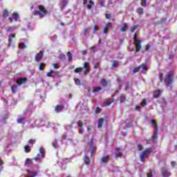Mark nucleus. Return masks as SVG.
<instances>
[{
	"mask_svg": "<svg viewBox=\"0 0 177 177\" xmlns=\"http://www.w3.org/2000/svg\"><path fill=\"white\" fill-rule=\"evenodd\" d=\"M175 77V72L171 70L169 71L165 75V82L166 86L172 89V84L174 83V78Z\"/></svg>",
	"mask_w": 177,
	"mask_h": 177,
	"instance_id": "obj_1",
	"label": "nucleus"
},
{
	"mask_svg": "<svg viewBox=\"0 0 177 177\" xmlns=\"http://www.w3.org/2000/svg\"><path fill=\"white\" fill-rule=\"evenodd\" d=\"M38 9L39 10H35L33 12V16H39L40 19H44V17H45V15L48 13V10H46V8H45V7H44L42 5H39Z\"/></svg>",
	"mask_w": 177,
	"mask_h": 177,
	"instance_id": "obj_2",
	"label": "nucleus"
},
{
	"mask_svg": "<svg viewBox=\"0 0 177 177\" xmlns=\"http://www.w3.org/2000/svg\"><path fill=\"white\" fill-rule=\"evenodd\" d=\"M151 151H153V149L149 147L147 148L144 151L141 153V154L140 155V160L141 162H145V160H146V158H147V157L150 156Z\"/></svg>",
	"mask_w": 177,
	"mask_h": 177,
	"instance_id": "obj_3",
	"label": "nucleus"
},
{
	"mask_svg": "<svg viewBox=\"0 0 177 177\" xmlns=\"http://www.w3.org/2000/svg\"><path fill=\"white\" fill-rule=\"evenodd\" d=\"M151 124L152 125H153V128H154L153 135L152 136V140H156L158 135V131H159L158 124H157V122L155 120H151Z\"/></svg>",
	"mask_w": 177,
	"mask_h": 177,
	"instance_id": "obj_4",
	"label": "nucleus"
},
{
	"mask_svg": "<svg viewBox=\"0 0 177 177\" xmlns=\"http://www.w3.org/2000/svg\"><path fill=\"white\" fill-rule=\"evenodd\" d=\"M88 149L91 151V157L93 156V154L96 153V150H97V147L93 145V138H91L88 142Z\"/></svg>",
	"mask_w": 177,
	"mask_h": 177,
	"instance_id": "obj_5",
	"label": "nucleus"
},
{
	"mask_svg": "<svg viewBox=\"0 0 177 177\" xmlns=\"http://www.w3.org/2000/svg\"><path fill=\"white\" fill-rule=\"evenodd\" d=\"M28 79L27 77H18L16 79L15 82L19 86H21V85H24V84H27Z\"/></svg>",
	"mask_w": 177,
	"mask_h": 177,
	"instance_id": "obj_6",
	"label": "nucleus"
},
{
	"mask_svg": "<svg viewBox=\"0 0 177 177\" xmlns=\"http://www.w3.org/2000/svg\"><path fill=\"white\" fill-rule=\"evenodd\" d=\"M43 57H44V51L41 50L35 55V62H41Z\"/></svg>",
	"mask_w": 177,
	"mask_h": 177,
	"instance_id": "obj_7",
	"label": "nucleus"
},
{
	"mask_svg": "<svg viewBox=\"0 0 177 177\" xmlns=\"http://www.w3.org/2000/svg\"><path fill=\"white\" fill-rule=\"evenodd\" d=\"M142 41L140 40L134 41V44L136 45V53H138V52L140 51V49H142V45L140 44Z\"/></svg>",
	"mask_w": 177,
	"mask_h": 177,
	"instance_id": "obj_8",
	"label": "nucleus"
},
{
	"mask_svg": "<svg viewBox=\"0 0 177 177\" xmlns=\"http://www.w3.org/2000/svg\"><path fill=\"white\" fill-rule=\"evenodd\" d=\"M83 68H85L84 74L86 75V74H88V73H89L91 70V68H89V64L88 62H84L83 65Z\"/></svg>",
	"mask_w": 177,
	"mask_h": 177,
	"instance_id": "obj_9",
	"label": "nucleus"
},
{
	"mask_svg": "<svg viewBox=\"0 0 177 177\" xmlns=\"http://www.w3.org/2000/svg\"><path fill=\"white\" fill-rule=\"evenodd\" d=\"M55 110L56 113H62V111L64 110V105L63 104L57 105L55 106Z\"/></svg>",
	"mask_w": 177,
	"mask_h": 177,
	"instance_id": "obj_10",
	"label": "nucleus"
},
{
	"mask_svg": "<svg viewBox=\"0 0 177 177\" xmlns=\"http://www.w3.org/2000/svg\"><path fill=\"white\" fill-rule=\"evenodd\" d=\"M161 171L163 177H169V173L168 172L167 168L162 167Z\"/></svg>",
	"mask_w": 177,
	"mask_h": 177,
	"instance_id": "obj_11",
	"label": "nucleus"
},
{
	"mask_svg": "<svg viewBox=\"0 0 177 177\" xmlns=\"http://www.w3.org/2000/svg\"><path fill=\"white\" fill-rule=\"evenodd\" d=\"M109 160H110V155H106V156H103L101 158V162H103L104 164H107V162H109Z\"/></svg>",
	"mask_w": 177,
	"mask_h": 177,
	"instance_id": "obj_12",
	"label": "nucleus"
},
{
	"mask_svg": "<svg viewBox=\"0 0 177 177\" xmlns=\"http://www.w3.org/2000/svg\"><path fill=\"white\" fill-rule=\"evenodd\" d=\"M86 165L89 166L91 165V158H88L87 156H84L83 158Z\"/></svg>",
	"mask_w": 177,
	"mask_h": 177,
	"instance_id": "obj_13",
	"label": "nucleus"
},
{
	"mask_svg": "<svg viewBox=\"0 0 177 177\" xmlns=\"http://www.w3.org/2000/svg\"><path fill=\"white\" fill-rule=\"evenodd\" d=\"M104 123V119L103 118H101L98 120L97 124H98V128L101 129V128H103V124Z\"/></svg>",
	"mask_w": 177,
	"mask_h": 177,
	"instance_id": "obj_14",
	"label": "nucleus"
},
{
	"mask_svg": "<svg viewBox=\"0 0 177 177\" xmlns=\"http://www.w3.org/2000/svg\"><path fill=\"white\" fill-rule=\"evenodd\" d=\"M9 15H10V12H9V10H8V9H6L3 12L2 16L4 19H6V17H8Z\"/></svg>",
	"mask_w": 177,
	"mask_h": 177,
	"instance_id": "obj_15",
	"label": "nucleus"
},
{
	"mask_svg": "<svg viewBox=\"0 0 177 177\" xmlns=\"http://www.w3.org/2000/svg\"><path fill=\"white\" fill-rule=\"evenodd\" d=\"M66 55L68 57V62H73V54H71V51H68Z\"/></svg>",
	"mask_w": 177,
	"mask_h": 177,
	"instance_id": "obj_16",
	"label": "nucleus"
},
{
	"mask_svg": "<svg viewBox=\"0 0 177 177\" xmlns=\"http://www.w3.org/2000/svg\"><path fill=\"white\" fill-rule=\"evenodd\" d=\"M11 92L12 93H17V84H13L12 86H11Z\"/></svg>",
	"mask_w": 177,
	"mask_h": 177,
	"instance_id": "obj_17",
	"label": "nucleus"
},
{
	"mask_svg": "<svg viewBox=\"0 0 177 177\" xmlns=\"http://www.w3.org/2000/svg\"><path fill=\"white\" fill-rule=\"evenodd\" d=\"M100 84L104 88L107 87V85H109V82H107V80L106 79H102L100 82Z\"/></svg>",
	"mask_w": 177,
	"mask_h": 177,
	"instance_id": "obj_18",
	"label": "nucleus"
},
{
	"mask_svg": "<svg viewBox=\"0 0 177 177\" xmlns=\"http://www.w3.org/2000/svg\"><path fill=\"white\" fill-rule=\"evenodd\" d=\"M39 151L40 153V156L41 157V158H45V149H44V148L40 147L39 149Z\"/></svg>",
	"mask_w": 177,
	"mask_h": 177,
	"instance_id": "obj_19",
	"label": "nucleus"
},
{
	"mask_svg": "<svg viewBox=\"0 0 177 177\" xmlns=\"http://www.w3.org/2000/svg\"><path fill=\"white\" fill-rule=\"evenodd\" d=\"M74 80L75 85H77V86H81V85H82V81H81V80L78 78H75Z\"/></svg>",
	"mask_w": 177,
	"mask_h": 177,
	"instance_id": "obj_20",
	"label": "nucleus"
},
{
	"mask_svg": "<svg viewBox=\"0 0 177 177\" xmlns=\"http://www.w3.org/2000/svg\"><path fill=\"white\" fill-rule=\"evenodd\" d=\"M136 13H138V15H140L141 16H142L143 13H145L143 8H141V7L138 8L136 10Z\"/></svg>",
	"mask_w": 177,
	"mask_h": 177,
	"instance_id": "obj_21",
	"label": "nucleus"
},
{
	"mask_svg": "<svg viewBox=\"0 0 177 177\" xmlns=\"http://www.w3.org/2000/svg\"><path fill=\"white\" fill-rule=\"evenodd\" d=\"M12 38H16V34L12 33L11 35H10L9 36V46H11L12 45Z\"/></svg>",
	"mask_w": 177,
	"mask_h": 177,
	"instance_id": "obj_22",
	"label": "nucleus"
},
{
	"mask_svg": "<svg viewBox=\"0 0 177 177\" xmlns=\"http://www.w3.org/2000/svg\"><path fill=\"white\" fill-rule=\"evenodd\" d=\"M160 95L161 93L160 92V90H158L153 93V97H155V99L158 98V97Z\"/></svg>",
	"mask_w": 177,
	"mask_h": 177,
	"instance_id": "obj_23",
	"label": "nucleus"
},
{
	"mask_svg": "<svg viewBox=\"0 0 177 177\" xmlns=\"http://www.w3.org/2000/svg\"><path fill=\"white\" fill-rule=\"evenodd\" d=\"M32 164H34L32 159H30V158L26 159V165H32Z\"/></svg>",
	"mask_w": 177,
	"mask_h": 177,
	"instance_id": "obj_24",
	"label": "nucleus"
},
{
	"mask_svg": "<svg viewBox=\"0 0 177 177\" xmlns=\"http://www.w3.org/2000/svg\"><path fill=\"white\" fill-rule=\"evenodd\" d=\"M88 3H89V4L87 5V9H88L89 10H91V9H92V5H95V3L93 2V1L90 0V1H88Z\"/></svg>",
	"mask_w": 177,
	"mask_h": 177,
	"instance_id": "obj_25",
	"label": "nucleus"
},
{
	"mask_svg": "<svg viewBox=\"0 0 177 177\" xmlns=\"http://www.w3.org/2000/svg\"><path fill=\"white\" fill-rule=\"evenodd\" d=\"M66 6H67V1H62V6L61 7V10H64L66 9Z\"/></svg>",
	"mask_w": 177,
	"mask_h": 177,
	"instance_id": "obj_26",
	"label": "nucleus"
},
{
	"mask_svg": "<svg viewBox=\"0 0 177 177\" xmlns=\"http://www.w3.org/2000/svg\"><path fill=\"white\" fill-rule=\"evenodd\" d=\"M127 24H123L120 30L122 31V32H125V31H127Z\"/></svg>",
	"mask_w": 177,
	"mask_h": 177,
	"instance_id": "obj_27",
	"label": "nucleus"
},
{
	"mask_svg": "<svg viewBox=\"0 0 177 177\" xmlns=\"http://www.w3.org/2000/svg\"><path fill=\"white\" fill-rule=\"evenodd\" d=\"M140 5L142 8H146L147 6V0H141Z\"/></svg>",
	"mask_w": 177,
	"mask_h": 177,
	"instance_id": "obj_28",
	"label": "nucleus"
},
{
	"mask_svg": "<svg viewBox=\"0 0 177 177\" xmlns=\"http://www.w3.org/2000/svg\"><path fill=\"white\" fill-rule=\"evenodd\" d=\"M25 153H30L31 151V147L30 146L26 145L24 147Z\"/></svg>",
	"mask_w": 177,
	"mask_h": 177,
	"instance_id": "obj_29",
	"label": "nucleus"
},
{
	"mask_svg": "<svg viewBox=\"0 0 177 177\" xmlns=\"http://www.w3.org/2000/svg\"><path fill=\"white\" fill-rule=\"evenodd\" d=\"M53 74H56V71L51 70L50 72L47 73V77H53Z\"/></svg>",
	"mask_w": 177,
	"mask_h": 177,
	"instance_id": "obj_30",
	"label": "nucleus"
},
{
	"mask_svg": "<svg viewBox=\"0 0 177 177\" xmlns=\"http://www.w3.org/2000/svg\"><path fill=\"white\" fill-rule=\"evenodd\" d=\"M45 67V64L44 63H40L39 64V70L40 71H43V70H44V68Z\"/></svg>",
	"mask_w": 177,
	"mask_h": 177,
	"instance_id": "obj_31",
	"label": "nucleus"
},
{
	"mask_svg": "<svg viewBox=\"0 0 177 177\" xmlns=\"http://www.w3.org/2000/svg\"><path fill=\"white\" fill-rule=\"evenodd\" d=\"M12 19H14L15 20H17L19 19V14H17V12H14L12 15Z\"/></svg>",
	"mask_w": 177,
	"mask_h": 177,
	"instance_id": "obj_32",
	"label": "nucleus"
},
{
	"mask_svg": "<svg viewBox=\"0 0 177 177\" xmlns=\"http://www.w3.org/2000/svg\"><path fill=\"white\" fill-rule=\"evenodd\" d=\"M80 71H82V67L76 68H75V70L73 71V72H74L75 74H78V73H80Z\"/></svg>",
	"mask_w": 177,
	"mask_h": 177,
	"instance_id": "obj_33",
	"label": "nucleus"
},
{
	"mask_svg": "<svg viewBox=\"0 0 177 177\" xmlns=\"http://www.w3.org/2000/svg\"><path fill=\"white\" fill-rule=\"evenodd\" d=\"M140 71V66H137L133 69V73L135 74L136 73H139Z\"/></svg>",
	"mask_w": 177,
	"mask_h": 177,
	"instance_id": "obj_34",
	"label": "nucleus"
},
{
	"mask_svg": "<svg viewBox=\"0 0 177 177\" xmlns=\"http://www.w3.org/2000/svg\"><path fill=\"white\" fill-rule=\"evenodd\" d=\"M100 91H102V87H96L95 89L93 90V93H97V92H100Z\"/></svg>",
	"mask_w": 177,
	"mask_h": 177,
	"instance_id": "obj_35",
	"label": "nucleus"
},
{
	"mask_svg": "<svg viewBox=\"0 0 177 177\" xmlns=\"http://www.w3.org/2000/svg\"><path fill=\"white\" fill-rule=\"evenodd\" d=\"M120 103H124V102L127 100V96L125 95L120 96Z\"/></svg>",
	"mask_w": 177,
	"mask_h": 177,
	"instance_id": "obj_36",
	"label": "nucleus"
},
{
	"mask_svg": "<svg viewBox=\"0 0 177 177\" xmlns=\"http://www.w3.org/2000/svg\"><path fill=\"white\" fill-rule=\"evenodd\" d=\"M153 169L149 170V172L147 174V177H153Z\"/></svg>",
	"mask_w": 177,
	"mask_h": 177,
	"instance_id": "obj_37",
	"label": "nucleus"
},
{
	"mask_svg": "<svg viewBox=\"0 0 177 177\" xmlns=\"http://www.w3.org/2000/svg\"><path fill=\"white\" fill-rule=\"evenodd\" d=\"M111 103H113V102L108 100L104 102V106H110V104H111Z\"/></svg>",
	"mask_w": 177,
	"mask_h": 177,
	"instance_id": "obj_38",
	"label": "nucleus"
},
{
	"mask_svg": "<svg viewBox=\"0 0 177 177\" xmlns=\"http://www.w3.org/2000/svg\"><path fill=\"white\" fill-rule=\"evenodd\" d=\"M89 31V28H84V36L86 37V35H88V32Z\"/></svg>",
	"mask_w": 177,
	"mask_h": 177,
	"instance_id": "obj_39",
	"label": "nucleus"
},
{
	"mask_svg": "<svg viewBox=\"0 0 177 177\" xmlns=\"http://www.w3.org/2000/svg\"><path fill=\"white\" fill-rule=\"evenodd\" d=\"M140 67H142V70L144 71H147L149 70L148 68H147L146 65H145V64H142Z\"/></svg>",
	"mask_w": 177,
	"mask_h": 177,
	"instance_id": "obj_40",
	"label": "nucleus"
},
{
	"mask_svg": "<svg viewBox=\"0 0 177 177\" xmlns=\"http://www.w3.org/2000/svg\"><path fill=\"white\" fill-rule=\"evenodd\" d=\"M105 27L106 28H113V25L111 24V22H108L106 25Z\"/></svg>",
	"mask_w": 177,
	"mask_h": 177,
	"instance_id": "obj_41",
	"label": "nucleus"
},
{
	"mask_svg": "<svg viewBox=\"0 0 177 177\" xmlns=\"http://www.w3.org/2000/svg\"><path fill=\"white\" fill-rule=\"evenodd\" d=\"M146 104H147V102L146 101V99H143L140 103V106L143 107L144 106H146Z\"/></svg>",
	"mask_w": 177,
	"mask_h": 177,
	"instance_id": "obj_42",
	"label": "nucleus"
},
{
	"mask_svg": "<svg viewBox=\"0 0 177 177\" xmlns=\"http://www.w3.org/2000/svg\"><path fill=\"white\" fill-rule=\"evenodd\" d=\"M100 111H102V109H100V107L97 106L95 108V112L96 114H99Z\"/></svg>",
	"mask_w": 177,
	"mask_h": 177,
	"instance_id": "obj_43",
	"label": "nucleus"
},
{
	"mask_svg": "<svg viewBox=\"0 0 177 177\" xmlns=\"http://www.w3.org/2000/svg\"><path fill=\"white\" fill-rule=\"evenodd\" d=\"M77 125L80 127V128H82L84 127V122H82L81 120H79L77 122Z\"/></svg>",
	"mask_w": 177,
	"mask_h": 177,
	"instance_id": "obj_44",
	"label": "nucleus"
},
{
	"mask_svg": "<svg viewBox=\"0 0 177 177\" xmlns=\"http://www.w3.org/2000/svg\"><path fill=\"white\" fill-rule=\"evenodd\" d=\"M35 142H36V140L34 139H30L28 140L29 145H32H32H35Z\"/></svg>",
	"mask_w": 177,
	"mask_h": 177,
	"instance_id": "obj_45",
	"label": "nucleus"
},
{
	"mask_svg": "<svg viewBox=\"0 0 177 177\" xmlns=\"http://www.w3.org/2000/svg\"><path fill=\"white\" fill-rule=\"evenodd\" d=\"M137 28H138V25H135L131 28L130 30L131 32H135V30H136Z\"/></svg>",
	"mask_w": 177,
	"mask_h": 177,
	"instance_id": "obj_46",
	"label": "nucleus"
},
{
	"mask_svg": "<svg viewBox=\"0 0 177 177\" xmlns=\"http://www.w3.org/2000/svg\"><path fill=\"white\" fill-rule=\"evenodd\" d=\"M159 77L160 78V82H164V74L163 73H160L159 74Z\"/></svg>",
	"mask_w": 177,
	"mask_h": 177,
	"instance_id": "obj_47",
	"label": "nucleus"
},
{
	"mask_svg": "<svg viewBox=\"0 0 177 177\" xmlns=\"http://www.w3.org/2000/svg\"><path fill=\"white\" fill-rule=\"evenodd\" d=\"M99 3L100 6H101V8H103V6H104V0H99Z\"/></svg>",
	"mask_w": 177,
	"mask_h": 177,
	"instance_id": "obj_48",
	"label": "nucleus"
},
{
	"mask_svg": "<svg viewBox=\"0 0 177 177\" xmlns=\"http://www.w3.org/2000/svg\"><path fill=\"white\" fill-rule=\"evenodd\" d=\"M118 157H122V153L118 152L115 154V158H117Z\"/></svg>",
	"mask_w": 177,
	"mask_h": 177,
	"instance_id": "obj_49",
	"label": "nucleus"
},
{
	"mask_svg": "<svg viewBox=\"0 0 177 177\" xmlns=\"http://www.w3.org/2000/svg\"><path fill=\"white\" fill-rule=\"evenodd\" d=\"M59 59H60L61 60H64V59H66V55L60 54Z\"/></svg>",
	"mask_w": 177,
	"mask_h": 177,
	"instance_id": "obj_50",
	"label": "nucleus"
},
{
	"mask_svg": "<svg viewBox=\"0 0 177 177\" xmlns=\"http://www.w3.org/2000/svg\"><path fill=\"white\" fill-rule=\"evenodd\" d=\"M138 151H142L143 150V145H138Z\"/></svg>",
	"mask_w": 177,
	"mask_h": 177,
	"instance_id": "obj_51",
	"label": "nucleus"
},
{
	"mask_svg": "<svg viewBox=\"0 0 177 177\" xmlns=\"http://www.w3.org/2000/svg\"><path fill=\"white\" fill-rule=\"evenodd\" d=\"M93 31H99V26H97V25H95L93 28Z\"/></svg>",
	"mask_w": 177,
	"mask_h": 177,
	"instance_id": "obj_52",
	"label": "nucleus"
},
{
	"mask_svg": "<svg viewBox=\"0 0 177 177\" xmlns=\"http://www.w3.org/2000/svg\"><path fill=\"white\" fill-rule=\"evenodd\" d=\"M118 66V61L114 60L113 62V67H117Z\"/></svg>",
	"mask_w": 177,
	"mask_h": 177,
	"instance_id": "obj_53",
	"label": "nucleus"
},
{
	"mask_svg": "<svg viewBox=\"0 0 177 177\" xmlns=\"http://www.w3.org/2000/svg\"><path fill=\"white\" fill-rule=\"evenodd\" d=\"M19 48H21V49H24V48H26V44L20 43L19 44Z\"/></svg>",
	"mask_w": 177,
	"mask_h": 177,
	"instance_id": "obj_54",
	"label": "nucleus"
},
{
	"mask_svg": "<svg viewBox=\"0 0 177 177\" xmlns=\"http://www.w3.org/2000/svg\"><path fill=\"white\" fill-rule=\"evenodd\" d=\"M24 120V118H21L18 119L17 120L18 124H22Z\"/></svg>",
	"mask_w": 177,
	"mask_h": 177,
	"instance_id": "obj_55",
	"label": "nucleus"
},
{
	"mask_svg": "<svg viewBox=\"0 0 177 177\" xmlns=\"http://www.w3.org/2000/svg\"><path fill=\"white\" fill-rule=\"evenodd\" d=\"M150 48H151V44H148L146 47H145V50H149V49H150Z\"/></svg>",
	"mask_w": 177,
	"mask_h": 177,
	"instance_id": "obj_56",
	"label": "nucleus"
},
{
	"mask_svg": "<svg viewBox=\"0 0 177 177\" xmlns=\"http://www.w3.org/2000/svg\"><path fill=\"white\" fill-rule=\"evenodd\" d=\"M134 41H139V39H138V33H134Z\"/></svg>",
	"mask_w": 177,
	"mask_h": 177,
	"instance_id": "obj_57",
	"label": "nucleus"
},
{
	"mask_svg": "<svg viewBox=\"0 0 177 177\" xmlns=\"http://www.w3.org/2000/svg\"><path fill=\"white\" fill-rule=\"evenodd\" d=\"M104 34H107L109 32V30H107V28L105 26L103 29Z\"/></svg>",
	"mask_w": 177,
	"mask_h": 177,
	"instance_id": "obj_58",
	"label": "nucleus"
},
{
	"mask_svg": "<svg viewBox=\"0 0 177 177\" xmlns=\"http://www.w3.org/2000/svg\"><path fill=\"white\" fill-rule=\"evenodd\" d=\"M106 19H111V14H106Z\"/></svg>",
	"mask_w": 177,
	"mask_h": 177,
	"instance_id": "obj_59",
	"label": "nucleus"
},
{
	"mask_svg": "<svg viewBox=\"0 0 177 177\" xmlns=\"http://www.w3.org/2000/svg\"><path fill=\"white\" fill-rule=\"evenodd\" d=\"M79 133L82 135V133H84V129H82V127H80V129H79Z\"/></svg>",
	"mask_w": 177,
	"mask_h": 177,
	"instance_id": "obj_60",
	"label": "nucleus"
},
{
	"mask_svg": "<svg viewBox=\"0 0 177 177\" xmlns=\"http://www.w3.org/2000/svg\"><path fill=\"white\" fill-rule=\"evenodd\" d=\"M86 53H88V50H84L82 51V55H86Z\"/></svg>",
	"mask_w": 177,
	"mask_h": 177,
	"instance_id": "obj_61",
	"label": "nucleus"
},
{
	"mask_svg": "<svg viewBox=\"0 0 177 177\" xmlns=\"http://www.w3.org/2000/svg\"><path fill=\"white\" fill-rule=\"evenodd\" d=\"M53 68L57 69L59 68V66H57V64H53Z\"/></svg>",
	"mask_w": 177,
	"mask_h": 177,
	"instance_id": "obj_62",
	"label": "nucleus"
},
{
	"mask_svg": "<svg viewBox=\"0 0 177 177\" xmlns=\"http://www.w3.org/2000/svg\"><path fill=\"white\" fill-rule=\"evenodd\" d=\"M62 139H64V140H66V139H67V135L66 134H63L62 135Z\"/></svg>",
	"mask_w": 177,
	"mask_h": 177,
	"instance_id": "obj_63",
	"label": "nucleus"
},
{
	"mask_svg": "<svg viewBox=\"0 0 177 177\" xmlns=\"http://www.w3.org/2000/svg\"><path fill=\"white\" fill-rule=\"evenodd\" d=\"M100 64L99 62H97L95 66H94V68H97L99 67Z\"/></svg>",
	"mask_w": 177,
	"mask_h": 177,
	"instance_id": "obj_64",
	"label": "nucleus"
}]
</instances>
